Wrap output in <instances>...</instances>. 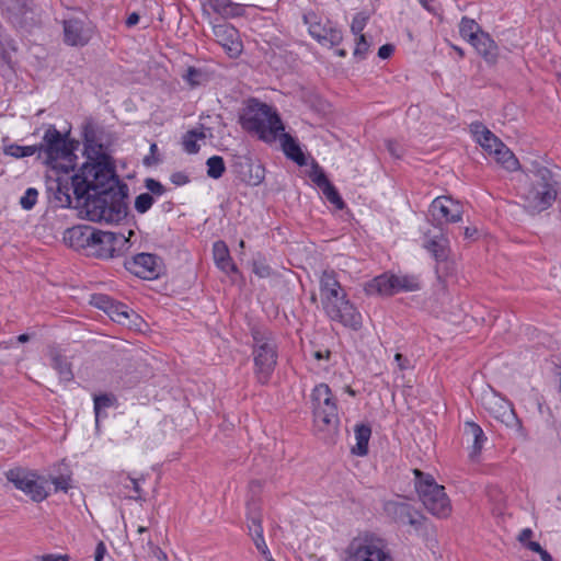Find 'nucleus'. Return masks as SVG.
<instances>
[{
	"mask_svg": "<svg viewBox=\"0 0 561 561\" xmlns=\"http://www.w3.org/2000/svg\"><path fill=\"white\" fill-rule=\"evenodd\" d=\"M84 153L87 161L79 173L73 175V192L78 197L96 195L85 201L87 218L95 222H118L127 215L125 185H119L110 156L96 140L92 123L83 126Z\"/></svg>",
	"mask_w": 561,
	"mask_h": 561,
	"instance_id": "obj_1",
	"label": "nucleus"
},
{
	"mask_svg": "<svg viewBox=\"0 0 561 561\" xmlns=\"http://www.w3.org/2000/svg\"><path fill=\"white\" fill-rule=\"evenodd\" d=\"M519 188L522 205L529 214H539L552 206L558 196V180L547 167L534 164Z\"/></svg>",
	"mask_w": 561,
	"mask_h": 561,
	"instance_id": "obj_2",
	"label": "nucleus"
},
{
	"mask_svg": "<svg viewBox=\"0 0 561 561\" xmlns=\"http://www.w3.org/2000/svg\"><path fill=\"white\" fill-rule=\"evenodd\" d=\"M241 123L245 130L257 135L265 142L275 141L284 131V125L277 113L264 103L250 106Z\"/></svg>",
	"mask_w": 561,
	"mask_h": 561,
	"instance_id": "obj_3",
	"label": "nucleus"
},
{
	"mask_svg": "<svg viewBox=\"0 0 561 561\" xmlns=\"http://www.w3.org/2000/svg\"><path fill=\"white\" fill-rule=\"evenodd\" d=\"M342 561H393L387 542L371 533L353 537L341 554Z\"/></svg>",
	"mask_w": 561,
	"mask_h": 561,
	"instance_id": "obj_4",
	"label": "nucleus"
},
{
	"mask_svg": "<svg viewBox=\"0 0 561 561\" xmlns=\"http://www.w3.org/2000/svg\"><path fill=\"white\" fill-rule=\"evenodd\" d=\"M415 490L419 499L425 510L433 516L446 518L451 513L450 500L445 492V488L436 483L431 474L414 469Z\"/></svg>",
	"mask_w": 561,
	"mask_h": 561,
	"instance_id": "obj_5",
	"label": "nucleus"
},
{
	"mask_svg": "<svg viewBox=\"0 0 561 561\" xmlns=\"http://www.w3.org/2000/svg\"><path fill=\"white\" fill-rule=\"evenodd\" d=\"M311 402L316 427L321 432H335L340 420L337 405L330 387L325 383L316 386L311 393Z\"/></svg>",
	"mask_w": 561,
	"mask_h": 561,
	"instance_id": "obj_6",
	"label": "nucleus"
},
{
	"mask_svg": "<svg viewBox=\"0 0 561 561\" xmlns=\"http://www.w3.org/2000/svg\"><path fill=\"white\" fill-rule=\"evenodd\" d=\"M470 130L483 150L507 171H516L519 162L514 153L482 123H472Z\"/></svg>",
	"mask_w": 561,
	"mask_h": 561,
	"instance_id": "obj_7",
	"label": "nucleus"
},
{
	"mask_svg": "<svg viewBox=\"0 0 561 561\" xmlns=\"http://www.w3.org/2000/svg\"><path fill=\"white\" fill-rule=\"evenodd\" d=\"M252 335L254 341L253 356L255 374L259 381L265 383L276 365V345L271 333L267 331L254 329Z\"/></svg>",
	"mask_w": 561,
	"mask_h": 561,
	"instance_id": "obj_8",
	"label": "nucleus"
},
{
	"mask_svg": "<svg viewBox=\"0 0 561 561\" xmlns=\"http://www.w3.org/2000/svg\"><path fill=\"white\" fill-rule=\"evenodd\" d=\"M483 408L497 421L507 427L515 428L520 436L525 437L522 422L517 417L512 404L502 398L490 386H484L479 396Z\"/></svg>",
	"mask_w": 561,
	"mask_h": 561,
	"instance_id": "obj_9",
	"label": "nucleus"
},
{
	"mask_svg": "<svg viewBox=\"0 0 561 561\" xmlns=\"http://www.w3.org/2000/svg\"><path fill=\"white\" fill-rule=\"evenodd\" d=\"M133 234V230H128L126 234L124 231H102L95 229L89 256L110 259L122 255L129 249V239Z\"/></svg>",
	"mask_w": 561,
	"mask_h": 561,
	"instance_id": "obj_10",
	"label": "nucleus"
},
{
	"mask_svg": "<svg viewBox=\"0 0 561 561\" xmlns=\"http://www.w3.org/2000/svg\"><path fill=\"white\" fill-rule=\"evenodd\" d=\"M37 146L39 151L45 152L47 163L53 164L54 168L57 167L54 162L58 159L71 162L75 146L53 125L46 129L43 142Z\"/></svg>",
	"mask_w": 561,
	"mask_h": 561,
	"instance_id": "obj_11",
	"label": "nucleus"
},
{
	"mask_svg": "<svg viewBox=\"0 0 561 561\" xmlns=\"http://www.w3.org/2000/svg\"><path fill=\"white\" fill-rule=\"evenodd\" d=\"M7 478L34 502H42L48 496L47 481L34 472L18 468L10 470Z\"/></svg>",
	"mask_w": 561,
	"mask_h": 561,
	"instance_id": "obj_12",
	"label": "nucleus"
},
{
	"mask_svg": "<svg viewBox=\"0 0 561 561\" xmlns=\"http://www.w3.org/2000/svg\"><path fill=\"white\" fill-rule=\"evenodd\" d=\"M345 297V295H342L339 296L336 302H329L324 311L331 320L337 321L353 330H358L363 323L362 314Z\"/></svg>",
	"mask_w": 561,
	"mask_h": 561,
	"instance_id": "obj_13",
	"label": "nucleus"
},
{
	"mask_svg": "<svg viewBox=\"0 0 561 561\" xmlns=\"http://www.w3.org/2000/svg\"><path fill=\"white\" fill-rule=\"evenodd\" d=\"M304 21L308 25L310 35L320 43H329L331 46L341 43L342 32L330 21L322 20L316 13L309 12L304 15Z\"/></svg>",
	"mask_w": 561,
	"mask_h": 561,
	"instance_id": "obj_14",
	"label": "nucleus"
},
{
	"mask_svg": "<svg viewBox=\"0 0 561 561\" xmlns=\"http://www.w3.org/2000/svg\"><path fill=\"white\" fill-rule=\"evenodd\" d=\"M430 211L435 220L454 224L462 219L463 208L451 197L438 196L432 202Z\"/></svg>",
	"mask_w": 561,
	"mask_h": 561,
	"instance_id": "obj_15",
	"label": "nucleus"
},
{
	"mask_svg": "<svg viewBox=\"0 0 561 561\" xmlns=\"http://www.w3.org/2000/svg\"><path fill=\"white\" fill-rule=\"evenodd\" d=\"M65 42L70 46L87 45L92 35L93 28L89 23L79 19H69L64 22Z\"/></svg>",
	"mask_w": 561,
	"mask_h": 561,
	"instance_id": "obj_16",
	"label": "nucleus"
},
{
	"mask_svg": "<svg viewBox=\"0 0 561 561\" xmlns=\"http://www.w3.org/2000/svg\"><path fill=\"white\" fill-rule=\"evenodd\" d=\"M95 228L90 226H76L65 231V242L75 250L83 251L89 256L93 243Z\"/></svg>",
	"mask_w": 561,
	"mask_h": 561,
	"instance_id": "obj_17",
	"label": "nucleus"
},
{
	"mask_svg": "<svg viewBox=\"0 0 561 561\" xmlns=\"http://www.w3.org/2000/svg\"><path fill=\"white\" fill-rule=\"evenodd\" d=\"M261 513L256 507H249L248 513V528L249 534L257 549V551L264 557L266 561H274L272 554L267 548V545L263 538Z\"/></svg>",
	"mask_w": 561,
	"mask_h": 561,
	"instance_id": "obj_18",
	"label": "nucleus"
},
{
	"mask_svg": "<svg viewBox=\"0 0 561 561\" xmlns=\"http://www.w3.org/2000/svg\"><path fill=\"white\" fill-rule=\"evenodd\" d=\"M128 270L141 278H153L159 275L160 260L150 253H140L128 263Z\"/></svg>",
	"mask_w": 561,
	"mask_h": 561,
	"instance_id": "obj_19",
	"label": "nucleus"
},
{
	"mask_svg": "<svg viewBox=\"0 0 561 561\" xmlns=\"http://www.w3.org/2000/svg\"><path fill=\"white\" fill-rule=\"evenodd\" d=\"M216 41L231 56L238 57L242 49V44L238 38V32L228 24H218L213 27Z\"/></svg>",
	"mask_w": 561,
	"mask_h": 561,
	"instance_id": "obj_20",
	"label": "nucleus"
},
{
	"mask_svg": "<svg viewBox=\"0 0 561 561\" xmlns=\"http://www.w3.org/2000/svg\"><path fill=\"white\" fill-rule=\"evenodd\" d=\"M478 54L489 65H495L499 58V47L491 36L484 31L478 34V37L470 43Z\"/></svg>",
	"mask_w": 561,
	"mask_h": 561,
	"instance_id": "obj_21",
	"label": "nucleus"
},
{
	"mask_svg": "<svg viewBox=\"0 0 561 561\" xmlns=\"http://www.w3.org/2000/svg\"><path fill=\"white\" fill-rule=\"evenodd\" d=\"M385 511L388 516L398 523L412 526L417 524L412 506L405 502L389 501L385 504Z\"/></svg>",
	"mask_w": 561,
	"mask_h": 561,
	"instance_id": "obj_22",
	"label": "nucleus"
},
{
	"mask_svg": "<svg viewBox=\"0 0 561 561\" xmlns=\"http://www.w3.org/2000/svg\"><path fill=\"white\" fill-rule=\"evenodd\" d=\"M320 284L323 308H325L329 302H336L339 296L345 295L333 272H323Z\"/></svg>",
	"mask_w": 561,
	"mask_h": 561,
	"instance_id": "obj_23",
	"label": "nucleus"
},
{
	"mask_svg": "<svg viewBox=\"0 0 561 561\" xmlns=\"http://www.w3.org/2000/svg\"><path fill=\"white\" fill-rule=\"evenodd\" d=\"M424 248L432 253L436 262L446 259L450 254L449 240L443 232L432 237L426 236Z\"/></svg>",
	"mask_w": 561,
	"mask_h": 561,
	"instance_id": "obj_24",
	"label": "nucleus"
},
{
	"mask_svg": "<svg viewBox=\"0 0 561 561\" xmlns=\"http://www.w3.org/2000/svg\"><path fill=\"white\" fill-rule=\"evenodd\" d=\"M113 321L127 325L129 328L135 327L139 329V322H141V319L138 314H136L134 311L129 310L127 306L118 302L114 306V308H111L110 311L106 313Z\"/></svg>",
	"mask_w": 561,
	"mask_h": 561,
	"instance_id": "obj_25",
	"label": "nucleus"
},
{
	"mask_svg": "<svg viewBox=\"0 0 561 561\" xmlns=\"http://www.w3.org/2000/svg\"><path fill=\"white\" fill-rule=\"evenodd\" d=\"M73 179V175L71 176L70 180ZM71 194L75 195L76 199L78 201V203H82V206H83V210L84 213L87 214V209H85V201L88 198V196H84V197H78L75 192H73V186H72V181L68 182H62L60 179L58 180V183H57V188H56V193H55V196L56 198L58 199V202L62 205V206H70L71 205ZM94 195H96V193L94 191H91V195H89V197H93Z\"/></svg>",
	"mask_w": 561,
	"mask_h": 561,
	"instance_id": "obj_26",
	"label": "nucleus"
},
{
	"mask_svg": "<svg viewBox=\"0 0 561 561\" xmlns=\"http://www.w3.org/2000/svg\"><path fill=\"white\" fill-rule=\"evenodd\" d=\"M277 138L280 140L282 149L287 158L295 161L298 165L307 163L298 142L289 134L282 131Z\"/></svg>",
	"mask_w": 561,
	"mask_h": 561,
	"instance_id": "obj_27",
	"label": "nucleus"
},
{
	"mask_svg": "<svg viewBox=\"0 0 561 561\" xmlns=\"http://www.w3.org/2000/svg\"><path fill=\"white\" fill-rule=\"evenodd\" d=\"M50 365L58 374L59 382H69L73 379L71 363L57 351L50 352Z\"/></svg>",
	"mask_w": 561,
	"mask_h": 561,
	"instance_id": "obj_28",
	"label": "nucleus"
},
{
	"mask_svg": "<svg viewBox=\"0 0 561 561\" xmlns=\"http://www.w3.org/2000/svg\"><path fill=\"white\" fill-rule=\"evenodd\" d=\"M214 260L216 265L224 272H236V265L232 263L229 249L224 241H217L213 247Z\"/></svg>",
	"mask_w": 561,
	"mask_h": 561,
	"instance_id": "obj_29",
	"label": "nucleus"
},
{
	"mask_svg": "<svg viewBox=\"0 0 561 561\" xmlns=\"http://www.w3.org/2000/svg\"><path fill=\"white\" fill-rule=\"evenodd\" d=\"M465 434L468 437H471L473 439L470 458L472 460H474L479 456V454L482 449L483 442L485 439L483 431L478 424H476L473 422H466L465 423Z\"/></svg>",
	"mask_w": 561,
	"mask_h": 561,
	"instance_id": "obj_30",
	"label": "nucleus"
},
{
	"mask_svg": "<svg viewBox=\"0 0 561 561\" xmlns=\"http://www.w3.org/2000/svg\"><path fill=\"white\" fill-rule=\"evenodd\" d=\"M371 435V428L368 425L359 424L355 427L356 445L352 453L358 456H365L368 453V442Z\"/></svg>",
	"mask_w": 561,
	"mask_h": 561,
	"instance_id": "obj_31",
	"label": "nucleus"
},
{
	"mask_svg": "<svg viewBox=\"0 0 561 561\" xmlns=\"http://www.w3.org/2000/svg\"><path fill=\"white\" fill-rule=\"evenodd\" d=\"M482 32V28L473 19H469L467 16L461 19L459 24V33L463 39L471 43L476 37H478V34Z\"/></svg>",
	"mask_w": 561,
	"mask_h": 561,
	"instance_id": "obj_32",
	"label": "nucleus"
},
{
	"mask_svg": "<svg viewBox=\"0 0 561 561\" xmlns=\"http://www.w3.org/2000/svg\"><path fill=\"white\" fill-rule=\"evenodd\" d=\"M396 275H381L374 279L373 287L381 295L390 296L397 293Z\"/></svg>",
	"mask_w": 561,
	"mask_h": 561,
	"instance_id": "obj_33",
	"label": "nucleus"
},
{
	"mask_svg": "<svg viewBox=\"0 0 561 561\" xmlns=\"http://www.w3.org/2000/svg\"><path fill=\"white\" fill-rule=\"evenodd\" d=\"M213 8L216 12L226 18L238 16L242 13L241 5L230 0H213Z\"/></svg>",
	"mask_w": 561,
	"mask_h": 561,
	"instance_id": "obj_34",
	"label": "nucleus"
},
{
	"mask_svg": "<svg viewBox=\"0 0 561 561\" xmlns=\"http://www.w3.org/2000/svg\"><path fill=\"white\" fill-rule=\"evenodd\" d=\"M206 137L204 133V128L188 130L183 137V147L187 153H196L199 150V146L197 145L198 139H204Z\"/></svg>",
	"mask_w": 561,
	"mask_h": 561,
	"instance_id": "obj_35",
	"label": "nucleus"
},
{
	"mask_svg": "<svg viewBox=\"0 0 561 561\" xmlns=\"http://www.w3.org/2000/svg\"><path fill=\"white\" fill-rule=\"evenodd\" d=\"M39 151V147L37 145L33 146H19V145H9L3 148V152L7 156H11L14 158H24L31 157Z\"/></svg>",
	"mask_w": 561,
	"mask_h": 561,
	"instance_id": "obj_36",
	"label": "nucleus"
},
{
	"mask_svg": "<svg viewBox=\"0 0 561 561\" xmlns=\"http://www.w3.org/2000/svg\"><path fill=\"white\" fill-rule=\"evenodd\" d=\"M2 5L12 16H23L28 11V0H3Z\"/></svg>",
	"mask_w": 561,
	"mask_h": 561,
	"instance_id": "obj_37",
	"label": "nucleus"
},
{
	"mask_svg": "<svg viewBox=\"0 0 561 561\" xmlns=\"http://www.w3.org/2000/svg\"><path fill=\"white\" fill-rule=\"evenodd\" d=\"M207 175L211 179H219L222 176L226 167L224 159L219 156H213L207 159Z\"/></svg>",
	"mask_w": 561,
	"mask_h": 561,
	"instance_id": "obj_38",
	"label": "nucleus"
},
{
	"mask_svg": "<svg viewBox=\"0 0 561 561\" xmlns=\"http://www.w3.org/2000/svg\"><path fill=\"white\" fill-rule=\"evenodd\" d=\"M183 79L192 88H195V87L204 84L207 81L208 77L203 70L197 69L195 67H188L185 71V73L183 75Z\"/></svg>",
	"mask_w": 561,
	"mask_h": 561,
	"instance_id": "obj_39",
	"label": "nucleus"
},
{
	"mask_svg": "<svg viewBox=\"0 0 561 561\" xmlns=\"http://www.w3.org/2000/svg\"><path fill=\"white\" fill-rule=\"evenodd\" d=\"M396 283L397 293L401 290L414 291L420 288V284L416 277L409 275H396L393 279Z\"/></svg>",
	"mask_w": 561,
	"mask_h": 561,
	"instance_id": "obj_40",
	"label": "nucleus"
},
{
	"mask_svg": "<svg viewBox=\"0 0 561 561\" xmlns=\"http://www.w3.org/2000/svg\"><path fill=\"white\" fill-rule=\"evenodd\" d=\"M325 196V198L333 204L337 209H343L345 207V203L343 202L342 197L340 196L336 188L332 185L331 182L325 184L323 187L320 188Z\"/></svg>",
	"mask_w": 561,
	"mask_h": 561,
	"instance_id": "obj_41",
	"label": "nucleus"
},
{
	"mask_svg": "<svg viewBox=\"0 0 561 561\" xmlns=\"http://www.w3.org/2000/svg\"><path fill=\"white\" fill-rule=\"evenodd\" d=\"M436 272L439 275V277H448L454 275L456 272L455 261L451 260L449 255L446 259L439 260L436 265Z\"/></svg>",
	"mask_w": 561,
	"mask_h": 561,
	"instance_id": "obj_42",
	"label": "nucleus"
},
{
	"mask_svg": "<svg viewBox=\"0 0 561 561\" xmlns=\"http://www.w3.org/2000/svg\"><path fill=\"white\" fill-rule=\"evenodd\" d=\"M91 304L107 313V311H110L111 308H114L118 302L114 301L106 295H95L92 297Z\"/></svg>",
	"mask_w": 561,
	"mask_h": 561,
	"instance_id": "obj_43",
	"label": "nucleus"
},
{
	"mask_svg": "<svg viewBox=\"0 0 561 561\" xmlns=\"http://www.w3.org/2000/svg\"><path fill=\"white\" fill-rule=\"evenodd\" d=\"M113 398L107 394L94 397V413L96 426L99 425L101 410L111 407L113 404Z\"/></svg>",
	"mask_w": 561,
	"mask_h": 561,
	"instance_id": "obj_44",
	"label": "nucleus"
},
{
	"mask_svg": "<svg viewBox=\"0 0 561 561\" xmlns=\"http://www.w3.org/2000/svg\"><path fill=\"white\" fill-rule=\"evenodd\" d=\"M369 20V15L365 12L357 13L351 24V31L354 35L363 34V30L365 28L367 22Z\"/></svg>",
	"mask_w": 561,
	"mask_h": 561,
	"instance_id": "obj_45",
	"label": "nucleus"
},
{
	"mask_svg": "<svg viewBox=\"0 0 561 561\" xmlns=\"http://www.w3.org/2000/svg\"><path fill=\"white\" fill-rule=\"evenodd\" d=\"M152 204H153V197L149 193H142V194L138 195L135 199V209L138 213L144 214L148 209H150Z\"/></svg>",
	"mask_w": 561,
	"mask_h": 561,
	"instance_id": "obj_46",
	"label": "nucleus"
},
{
	"mask_svg": "<svg viewBox=\"0 0 561 561\" xmlns=\"http://www.w3.org/2000/svg\"><path fill=\"white\" fill-rule=\"evenodd\" d=\"M38 192L35 188H27L25 194L20 199V205L23 209L30 210L37 202Z\"/></svg>",
	"mask_w": 561,
	"mask_h": 561,
	"instance_id": "obj_47",
	"label": "nucleus"
},
{
	"mask_svg": "<svg viewBox=\"0 0 561 561\" xmlns=\"http://www.w3.org/2000/svg\"><path fill=\"white\" fill-rule=\"evenodd\" d=\"M309 176L319 188L323 187L325 184L330 182L324 172L322 171V169L318 164H314L312 167Z\"/></svg>",
	"mask_w": 561,
	"mask_h": 561,
	"instance_id": "obj_48",
	"label": "nucleus"
},
{
	"mask_svg": "<svg viewBox=\"0 0 561 561\" xmlns=\"http://www.w3.org/2000/svg\"><path fill=\"white\" fill-rule=\"evenodd\" d=\"M369 43L367 42L366 37L364 34H360L358 36V39H357V43H356V47L354 49V56L356 58H359V59H364L366 54L368 53L369 50Z\"/></svg>",
	"mask_w": 561,
	"mask_h": 561,
	"instance_id": "obj_49",
	"label": "nucleus"
},
{
	"mask_svg": "<svg viewBox=\"0 0 561 561\" xmlns=\"http://www.w3.org/2000/svg\"><path fill=\"white\" fill-rule=\"evenodd\" d=\"M145 184L147 190L152 194L162 195L164 193L163 185L154 179H147Z\"/></svg>",
	"mask_w": 561,
	"mask_h": 561,
	"instance_id": "obj_50",
	"label": "nucleus"
},
{
	"mask_svg": "<svg viewBox=\"0 0 561 561\" xmlns=\"http://www.w3.org/2000/svg\"><path fill=\"white\" fill-rule=\"evenodd\" d=\"M38 561H70V557L68 554H43L36 557Z\"/></svg>",
	"mask_w": 561,
	"mask_h": 561,
	"instance_id": "obj_51",
	"label": "nucleus"
},
{
	"mask_svg": "<svg viewBox=\"0 0 561 561\" xmlns=\"http://www.w3.org/2000/svg\"><path fill=\"white\" fill-rule=\"evenodd\" d=\"M253 272L259 275L260 277H266L270 275L271 270L270 267L261 262H254L253 264Z\"/></svg>",
	"mask_w": 561,
	"mask_h": 561,
	"instance_id": "obj_52",
	"label": "nucleus"
},
{
	"mask_svg": "<svg viewBox=\"0 0 561 561\" xmlns=\"http://www.w3.org/2000/svg\"><path fill=\"white\" fill-rule=\"evenodd\" d=\"M170 180L175 185H184L188 182V176L183 172H175L171 175Z\"/></svg>",
	"mask_w": 561,
	"mask_h": 561,
	"instance_id": "obj_53",
	"label": "nucleus"
},
{
	"mask_svg": "<svg viewBox=\"0 0 561 561\" xmlns=\"http://www.w3.org/2000/svg\"><path fill=\"white\" fill-rule=\"evenodd\" d=\"M157 151V145L151 144L150 146V156L145 157L144 163L148 167L156 164L159 162V159L154 157V152Z\"/></svg>",
	"mask_w": 561,
	"mask_h": 561,
	"instance_id": "obj_54",
	"label": "nucleus"
},
{
	"mask_svg": "<svg viewBox=\"0 0 561 561\" xmlns=\"http://www.w3.org/2000/svg\"><path fill=\"white\" fill-rule=\"evenodd\" d=\"M394 50V46L391 44H385L378 49V56L381 59H386L391 56Z\"/></svg>",
	"mask_w": 561,
	"mask_h": 561,
	"instance_id": "obj_55",
	"label": "nucleus"
},
{
	"mask_svg": "<svg viewBox=\"0 0 561 561\" xmlns=\"http://www.w3.org/2000/svg\"><path fill=\"white\" fill-rule=\"evenodd\" d=\"M105 553H106V547L103 541H100L95 548L94 561H102L104 559Z\"/></svg>",
	"mask_w": 561,
	"mask_h": 561,
	"instance_id": "obj_56",
	"label": "nucleus"
},
{
	"mask_svg": "<svg viewBox=\"0 0 561 561\" xmlns=\"http://www.w3.org/2000/svg\"><path fill=\"white\" fill-rule=\"evenodd\" d=\"M387 148H388V151L390 152V154H392L393 157H396V158L401 157L400 147L394 141H391V140L387 141Z\"/></svg>",
	"mask_w": 561,
	"mask_h": 561,
	"instance_id": "obj_57",
	"label": "nucleus"
},
{
	"mask_svg": "<svg viewBox=\"0 0 561 561\" xmlns=\"http://www.w3.org/2000/svg\"><path fill=\"white\" fill-rule=\"evenodd\" d=\"M53 483L55 484L56 490L67 491L69 488L68 481L62 477L55 478Z\"/></svg>",
	"mask_w": 561,
	"mask_h": 561,
	"instance_id": "obj_58",
	"label": "nucleus"
},
{
	"mask_svg": "<svg viewBox=\"0 0 561 561\" xmlns=\"http://www.w3.org/2000/svg\"><path fill=\"white\" fill-rule=\"evenodd\" d=\"M394 359L398 363L400 370H404L409 367V360L405 357H403L402 354L397 353L394 355Z\"/></svg>",
	"mask_w": 561,
	"mask_h": 561,
	"instance_id": "obj_59",
	"label": "nucleus"
},
{
	"mask_svg": "<svg viewBox=\"0 0 561 561\" xmlns=\"http://www.w3.org/2000/svg\"><path fill=\"white\" fill-rule=\"evenodd\" d=\"M531 536H533L531 529L526 528V529L522 530L520 534L518 535V540L520 543L526 545L529 541Z\"/></svg>",
	"mask_w": 561,
	"mask_h": 561,
	"instance_id": "obj_60",
	"label": "nucleus"
},
{
	"mask_svg": "<svg viewBox=\"0 0 561 561\" xmlns=\"http://www.w3.org/2000/svg\"><path fill=\"white\" fill-rule=\"evenodd\" d=\"M463 234L465 238L474 240L478 238L479 230L476 227H466Z\"/></svg>",
	"mask_w": 561,
	"mask_h": 561,
	"instance_id": "obj_61",
	"label": "nucleus"
},
{
	"mask_svg": "<svg viewBox=\"0 0 561 561\" xmlns=\"http://www.w3.org/2000/svg\"><path fill=\"white\" fill-rule=\"evenodd\" d=\"M130 481L133 483V489H134V491L136 493V495L131 496V499H134V500H141V492H142V490H141V488L138 484V481L136 479H133V478H130Z\"/></svg>",
	"mask_w": 561,
	"mask_h": 561,
	"instance_id": "obj_62",
	"label": "nucleus"
},
{
	"mask_svg": "<svg viewBox=\"0 0 561 561\" xmlns=\"http://www.w3.org/2000/svg\"><path fill=\"white\" fill-rule=\"evenodd\" d=\"M139 22V14L136 13V12H133L131 14H129V16L127 18L126 20V25L127 26H134L136 25L137 23Z\"/></svg>",
	"mask_w": 561,
	"mask_h": 561,
	"instance_id": "obj_63",
	"label": "nucleus"
},
{
	"mask_svg": "<svg viewBox=\"0 0 561 561\" xmlns=\"http://www.w3.org/2000/svg\"><path fill=\"white\" fill-rule=\"evenodd\" d=\"M527 548L530 549L531 551L534 552H537V553H540L543 549L541 548V546L536 542V541H528L526 543Z\"/></svg>",
	"mask_w": 561,
	"mask_h": 561,
	"instance_id": "obj_64",
	"label": "nucleus"
}]
</instances>
